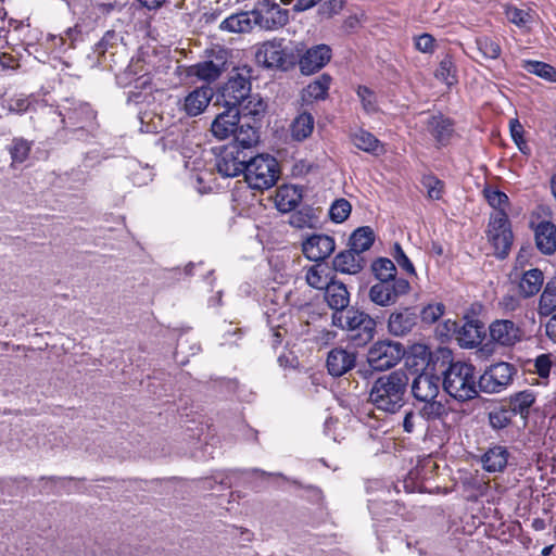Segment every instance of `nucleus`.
Segmentation results:
<instances>
[{"label":"nucleus","instance_id":"obj_47","mask_svg":"<svg viewBox=\"0 0 556 556\" xmlns=\"http://www.w3.org/2000/svg\"><path fill=\"white\" fill-rule=\"evenodd\" d=\"M484 195L489 204L495 208L496 212H506L509 205V199L504 192L496 189H485Z\"/></svg>","mask_w":556,"mask_h":556},{"label":"nucleus","instance_id":"obj_50","mask_svg":"<svg viewBox=\"0 0 556 556\" xmlns=\"http://www.w3.org/2000/svg\"><path fill=\"white\" fill-rule=\"evenodd\" d=\"M422 185L427 190L428 198L431 200H439L443 193V182L433 176H426L422 179Z\"/></svg>","mask_w":556,"mask_h":556},{"label":"nucleus","instance_id":"obj_23","mask_svg":"<svg viewBox=\"0 0 556 556\" xmlns=\"http://www.w3.org/2000/svg\"><path fill=\"white\" fill-rule=\"evenodd\" d=\"M417 324V315L408 308L394 312L388 320V330L391 334L402 337L409 333Z\"/></svg>","mask_w":556,"mask_h":556},{"label":"nucleus","instance_id":"obj_61","mask_svg":"<svg viewBox=\"0 0 556 556\" xmlns=\"http://www.w3.org/2000/svg\"><path fill=\"white\" fill-rule=\"evenodd\" d=\"M545 332L553 342H556V314L546 323Z\"/></svg>","mask_w":556,"mask_h":556},{"label":"nucleus","instance_id":"obj_41","mask_svg":"<svg viewBox=\"0 0 556 556\" xmlns=\"http://www.w3.org/2000/svg\"><path fill=\"white\" fill-rule=\"evenodd\" d=\"M371 267L378 281L397 279L396 267L389 258H379L372 263Z\"/></svg>","mask_w":556,"mask_h":556},{"label":"nucleus","instance_id":"obj_21","mask_svg":"<svg viewBox=\"0 0 556 556\" xmlns=\"http://www.w3.org/2000/svg\"><path fill=\"white\" fill-rule=\"evenodd\" d=\"M324 298L334 313H344L350 303V292L345 285L336 280H330L329 285H327Z\"/></svg>","mask_w":556,"mask_h":556},{"label":"nucleus","instance_id":"obj_49","mask_svg":"<svg viewBox=\"0 0 556 556\" xmlns=\"http://www.w3.org/2000/svg\"><path fill=\"white\" fill-rule=\"evenodd\" d=\"M513 412L510 409H494L489 414V421L492 428L503 429L511 421Z\"/></svg>","mask_w":556,"mask_h":556},{"label":"nucleus","instance_id":"obj_58","mask_svg":"<svg viewBox=\"0 0 556 556\" xmlns=\"http://www.w3.org/2000/svg\"><path fill=\"white\" fill-rule=\"evenodd\" d=\"M118 36L115 31L109 30L104 34L102 39L98 42L96 47V52L99 54H104L109 48H113V46L117 42Z\"/></svg>","mask_w":556,"mask_h":556},{"label":"nucleus","instance_id":"obj_14","mask_svg":"<svg viewBox=\"0 0 556 556\" xmlns=\"http://www.w3.org/2000/svg\"><path fill=\"white\" fill-rule=\"evenodd\" d=\"M331 59V49L327 45H317L306 50L299 61L301 73L312 75L321 70Z\"/></svg>","mask_w":556,"mask_h":556},{"label":"nucleus","instance_id":"obj_63","mask_svg":"<svg viewBox=\"0 0 556 556\" xmlns=\"http://www.w3.org/2000/svg\"><path fill=\"white\" fill-rule=\"evenodd\" d=\"M414 420H415V416L412 412L407 413L405 415L404 420H403V427L406 432H408V433L413 432L414 427H415Z\"/></svg>","mask_w":556,"mask_h":556},{"label":"nucleus","instance_id":"obj_31","mask_svg":"<svg viewBox=\"0 0 556 556\" xmlns=\"http://www.w3.org/2000/svg\"><path fill=\"white\" fill-rule=\"evenodd\" d=\"M508 460V451L504 446L490 447L482 456L483 469L489 472L502 471Z\"/></svg>","mask_w":556,"mask_h":556},{"label":"nucleus","instance_id":"obj_34","mask_svg":"<svg viewBox=\"0 0 556 556\" xmlns=\"http://www.w3.org/2000/svg\"><path fill=\"white\" fill-rule=\"evenodd\" d=\"M314 129V118L308 113L300 114L291 124V136L296 141L309 137Z\"/></svg>","mask_w":556,"mask_h":556},{"label":"nucleus","instance_id":"obj_22","mask_svg":"<svg viewBox=\"0 0 556 556\" xmlns=\"http://www.w3.org/2000/svg\"><path fill=\"white\" fill-rule=\"evenodd\" d=\"M534 239L536 248L546 255L556 251V226L548 222H540L534 228Z\"/></svg>","mask_w":556,"mask_h":556},{"label":"nucleus","instance_id":"obj_3","mask_svg":"<svg viewBox=\"0 0 556 556\" xmlns=\"http://www.w3.org/2000/svg\"><path fill=\"white\" fill-rule=\"evenodd\" d=\"M279 173V165L275 157L260 154L247 162L243 174L251 189L263 191L276 185Z\"/></svg>","mask_w":556,"mask_h":556},{"label":"nucleus","instance_id":"obj_51","mask_svg":"<svg viewBox=\"0 0 556 556\" xmlns=\"http://www.w3.org/2000/svg\"><path fill=\"white\" fill-rule=\"evenodd\" d=\"M357 96L367 113H374L377 111V101L374 91L365 86H359L357 88Z\"/></svg>","mask_w":556,"mask_h":556},{"label":"nucleus","instance_id":"obj_35","mask_svg":"<svg viewBox=\"0 0 556 556\" xmlns=\"http://www.w3.org/2000/svg\"><path fill=\"white\" fill-rule=\"evenodd\" d=\"M305 279L315 289H325L330 282L329 269L325 264L317 263L306 270Z\"/></svg>","mask_w":556,"mask_h":556},{"label":"nucleus","instance_id":"obj_7","mask_svg":"<svg viewBox=\"0 0 556 556\" xmlns=\"http://www.w3.org/2000/svg\"><path fill=\"white\" fill-rule=\"evenodd\" d=\"M410 290L409 282L404 278L378 281L369 289V299L379 306H390L407 294Z\"/></svg>","mask_w":556,"mask_h":556},{"label":"nucleus","instance_id":"obj_37","mask_svg":"<svg viewBox=\"0 0 556 556\" xmlns=\"http://www.w3.org/2000/svg\"><path fill=\"white\" fill-rule=\"evenodd\" d=\"M556 309V281L546 283L539 301L538 313L541 316H548Z\"/></svg>","mask_w":556,"mask_h":556},{"label":"nucleus","instance_id":"obj_46","mask_svg":"<svg viewBox=\"0 0 556 556\" xmlns=\"http://www.w3.org/2000/svg\"><path fill=\"white\" fill-rule=\"evenodd\" d=\"M351 208L352 206L348 200L338 199L331 204L329 216L334 223H343L350 216Z\"/></svg>","mask_w":556,"mask_h":556},{"label":"nucleus","instance_id":"obj_15","mask_svg":"<svg viewBox=\"0 0 556 556\" xmlns=\"http://www.w3.org/2000/svg\"><path fill=\"white\" fill-rule=\"evenodd\" d=\"M256 62L267 68H281L287 62V53L281 41H266L255 53Z\"/></svg>","mask_w":556,"mask_h":556},{"label":"nucleus","instance_id":"obj_62","mask_svg":"<svg viewBox=\"0 0 556 556\" xmlns=\"http://www.w3.org/2000/svg\"><path fill=\"white\" fill-rule=\"evenodd\" d=\"M319 1L320 0H296L293 10L298 12L305 11L316 5Z\"/></svg>","mask_w":556,"mask_h":556},{"label":"nucleus","instance_id":"obj_57","mask_svg":"<svg viewBox=\"0 0 556 556\" xmlns=\"http://www.w3.org/2000/svg\"><path fill=\"white\" fill-rule=\"evenodd\" d=\"M506 15L509 22L516 24L517 26H525L531 18L528 12L517 8H508Z\"/></svg>","mask_w":556,"mask_h":556},{"label":"nucleus","instance_id":"obj_13","mask_svg":"<svg viewBox=\"0 0 556 556\" xmlns=\"http://www.w3.org/2000/svg\"><path fill=\"white\" fill-rule=\"evenodd\" d=\"M250 80L238 74L231 77L224 87L223 98L226 108H238L251 94Z\"/></svg>","mask_w":556,"mask_h":556},{"label":"nucleus","instance_id":"obj_1","mask_svg":"<svg viewBox=\"0 0 556 556\" xmlns=\"http://www.w3.org/2000/svg\"><path fill=\"white\" fill-rule=\"evenodd\" d=\"M408 377L403 370H394L379 377L372 384L369 400L380 410L397 412L404 404Z\"/></svg>","mask_w":556,"mask_h":556},{"label":"nucleus","instance_id":"obj_64","mask_svg":"<svg viewBox=\"0 0 556 556\" xmlns=\"http://www.w3.org/2000/svg\"><path fill=\"white\" fill-rule=\"evenodd\" d=\"M202 166V161L199 157H195L194 160H191V157H188V160L185 161V167L190 170H198Z\"/></svg>","mask_w":556,"mask_h":556},{"label":"nucleus","instance_id":"obj_45","mask_svg":"<svg viewBox=\"0 0 556 556\" xmlns=\"http://www.w3.org/2000/svg\"><path fill=\"white\" fill-rule=\"evenodd\" d=\"M31 144L29 141L23 138H15L12 141V146L9 149V152L12 157V163H23L29 155Z\"/></svg>","mask_w":556,"mask_h":556},{"label":"nucleus","instance_id":"obj_19","mask_svg":"<svg viewBox=\"0 0 556 556\" xmlns=\"http://www.w3.org/2000/svg\"><path fill=\"white\" fill-rule=\"evenodd\" d=\"M214 96L213 89L208 86H201L190 91L181 103V110L188 116H198L208 106Z\"/></svg>","mask_w":556,"mask_h":556},{"label":"nucleus","instance_id":"obj_30","mask_svg":"<svg viewBox=\"0 0 556 556\" xmlns=\"http://www.w3.org/2000/svg\"><path fill=\"white\" fill-rule=\"evenodd\" d=\"M544 275L542 270L532 268L525 271L519 280V292L523 298L535 295L542 288Z\"/></svg>","mask_w":556,"mask_h":556},{"label":"nucleus","instance_id":"obj_53","mask_svg":"<svg viewBox=\"0 0 556 556\" xmlns=\"http://www.w3.org/2000/svg\"><path fill=\"white\" fill-rule=\"evenodd\" d=\"M444 305L442 303L429 304L421 311V319L426 323L433 324L444 314Z\"/></svg>","mask_w":556,"mask_h":556},{"label":"nucleus","instance_id":"obj_8","mask_svg":"<svg viewBox=\"0 0 556 556\" xmlns=\"http://www.w3.org/2000/svg\"><path fill=\"white\" fill-rule=\"evenodd\" d=\"M255 25L265 30H274L285 26L289 12L275 0H262L253 9Z\"/></svg>","mask_w":556,"mask_h":556},{"label":"nucleus","instance_id":"obj_60","mask_svg":"<svg viewBox=\"0 0 556 556\" xmlns=\"http://www.w3.org/2000/svg\"><path fill=\"white\" fill-rule=\"evenodd\" d=\"M344 4V0H327L324 3V10H327L329 15L338 13Z\"/></svg>","mask_w":556,"mask_h":556},{"label":"nucleus","instance_id":"obj_55","mask_svg":"<svg viewBox=\"0 0 556 556\" xmlns=\"http://www.w3.org/2000/svg\"><path fill=\"white\" fill-rule=\"evenodd\" d=\"M534 372L541 378H547L549 376L552 359L549 354L539 355L533 363Z\"/></svg>","mask_w":556,"mask_h":556},{"label":"nucleus","instance_id":"obj_17","mask_svg":"<svg viewBox=\"0 0 556 556\" xmlns=\"http://www.w3.org/2000/svg\"><path fill=\"white\" fill-rule=\"evenodd\" d=\"M302 251L308 260L319 262L334 251V240L327 235H313L303 241Z\"/></svg>","mask_w":556,"mask_h":556},{"label":"nucleus","instance_id":"obj_54","mask_svg":"<svg viewBox=\"0 0 556 556\" xmlns=\"http://www.w3.org/2000/svg\"><path fill=\"white\" fill-rule=\"evenodd\" d=\"M33 97L16 96L9 101V110L14 113H25L30 109Z\"/></svg>","mask_w":556,"mask_h":556},{"label":"nucleus","instance_id":"obj_10","mask_svg":"<svg viewBox=\"0 0 556 556\" xmlns=\"http://www.w3.org/2000/svg\"><path fill=\"white\" fill-rule=\"evenodd\" d=\"M227 53L223 49L214 54L213 58L193 64L186 70V74L189 77H197L203 81H215L220 77L223 72L226 70Z\"/></svg>","mask_w":556,"mask_h":556},{"label":"nucleus","instance_id":"obj_18","mask_svg":"<svg viewBox=\"0 0 556 556\" xmlns=\"http://www.w3.org/2000/svg\"><path fill=\"white\" fill-rule=\"evenodd\" d=\"M326 364L331 376L341 377L355 367L356 353L343 348H334L328 353Z\"/></svg>","mask_w":556,"mask_h":556},{"label":"nucleus","instance_id":"obj_20","mask_svg":"<svg viewBox=\"0 0 556 556\" xmlns=\"http://www.w3.org/2000/svg\"><path fill=\"white\" fill-rule=\"evenodd\" d=\"M240 122V110L238 108H227L226 111L218 114L212 122L211 131L219 140L227 139L235 134Z\"/></svg>","mask_w":556,"mask_h":556},{"label":"nucleus","instance_id":"obj_32","mask_svg":"<svg viewBox=\"0 0 556 556\" xmlns=\"http://www.w3.org/2000/svg\"><path fill=\"white\" fill-rule=\"evenodd\" d=\"M353 144L367 153L379 155L383 153V146L381 142L370 132L366 130H358L351 137Z\"/></svg>","mask_w":556,"mask_h":556},{"label":"nucleus","instance_id":"obj_12","mask_svg":"<svg viewBox=\"0 0 556 556\" xmlns=\"http://www.w3.org/2000/svg\"><path fill=\"white\" fill-rule=\"evenodd\" d=\"M490 338L502 346H513L521 340L522 331L514 321L508 319L494 320L490 327Z\"/></svg>","mask_w":556,"mask_h":556},{"label":"nucleus","instance_id":"obj_48","mask_svg":"<svg viewBox=\"0 0 556 556\" xmlns=\"http://www.w3.org/2000/svg\"><path fill=\"white\" fill-rule=\"evenodd\" d=\"M429 352L425 345H415L413 346L410 354L406 358V364L408 366H417L424 368L428 365L429 362Z\"/></svg>","mask_w":556,"mask_h":556},{"label":"nucleus","instance_id":"obj_6","mask_svg":"<svg viewBox=\"0 0 556 556\" xmlns=\"http://www.w3.org/2000/svg\"><path fill=\"white\" fill-rule=\"evenodd\" d=\"M488 236L496 255L505 257L513 244V232L506 212H495L491 215Z\"/></svg>","mask_w":556,"mask_h":556},{"label":"nucleus","instance_id":"obj_40","mask_svg":"<svg viewBox=\"0 0 556 556\" xmlns=\"http://www.w3.org/2000/svg\"><path fill=\"white\" fill-rule=\"evenodd\" d=\"M476 46L478 51L484 59L496 60L500 58L502 53V48L500 43L488 36L477 38Z\"/></svg>","mask_w":556,"mask_h":556},{"label":"nucleus","instance_id":"obj_52","mask_svg":"<svg viewBox=\"0 0 556 556\" xmlns=\"http://www.w3.org/2000/svg\"><path fill=\"white\" fill-rule=\"evenodd\" d=\"M392 256L395 260L396 264L403 268L406 273L410 275H415V267L410 260L407 257L402 247L399 243H395L393 247Z\"/></svg>","mask_w":556,"mask_h":556},{"label":"nucleus","instance_id":"obj_27","mask_svg":"<svg viewBox=\"0 0 556 556\" xmlns=\"http://www.w3.org/2000/svg\"><path fill=\"white\" fill-rule=\"evenodd\" d=\"M483 326L479 320H467L457 330V340L463 348H472L482 340Z\"/></svg>","mask_w":556,"mask_h":556},{"label":"nucleus","instance_id":"obj_11","mask_svg":"<svg viewBox=\"0 0 556 556\" xmlns=\"http://www.w3.org/2000/svg\"><path fill=\"white\" fill-rule=\"evenodd\" d=\"M238 146L225 147L216 156L217 172L224 177H236L244 173L247 161Z\"/></svg>","mask_w":556,"mask_h":556},{"label":"nucleus","instance_id":"obj_42","mask_svg":"<svg viewBox=\"0 0 556 556\" xmlns=\"http://www.w3.org/2000/svg\"><path fill=\"white\" fill-rule=\"evenodd\" d=\"M240 114L253 117L261 116L266 110V103L258 94H250L244 102L239 105Z\"/></svg>","mask_w":556,"mask_h":556},{"label":"nucleus","instance_id":"obj_44","mask_svg":"<svg viewBox=\"0 0 556 556\" xmlns=\"http://www.w3.org/2000/svg\"><path fill=\"white\" fill-rule=\"evenodd\" d=\"M435 77L442 80L447 86L454 85L456 79V67L452 58L445 56L439 64L435 71Z\"/></svg>","mask_w":556,"mask_h":556},{"label":"nucleus","instance_id":"obj_16","mask_svg":"<svg viewBox=\"0 0 556 556\" xmlns=\"http://www.w3.org/2000/svg\"><path fill=\"white\" fill-rule=\"evenodd\" d=\"M441 379L430 372H421L412 382L413 396L419 402H428L438 397Z\"/></svg>","mask_w":556,"mask_h":556},{"label":"nucleus","instance_id":"obj_25","mask_svg":"<svg viewBox=\"0 0 556 556\" xmlns=\"http://www.w3.org/2000/svg\"><path fill=\"white\" fill-rule=\"evenodd\" d=\"M363 267L364 257L351 249L340 252L333 258L334 270L342 274L355 275Z\"/></svg>","mask_w":556,"mask_h":556},{"label":"nucleus","instance_id":"obj_43","mask_svg":"<svg viewBox=\"0 0 556 556\" xmlns=\"http://www.w3.org/2000/svg\"><path fill=\"white\" fill-rule=\"evenodd\" d=\"M523 68L541 78L556 80V70L547 63L540 61H525Z\"/></svg>","mask_w":556,"mask_h":556},{"label":"nucleus","instance_id":"obj_59","mask_svg":"<svg viewBox=\"0 0 556 556\" xmlns=\"http://www.w3.org/2000/svg\"><path fill=\"white\" fill-rule=\"evenodd\" d=\"M509 129H510V135H511L513 140L518 146V148L522 151V144H526L523 137H522V135H523L522 125L519 123L518 119H511L509 122Z\"/></svg>","mask_w":556,"mask_h":556},{"label":"nucleus","instance_id":"obj_36","mask_svg":"<svg viewBox=\"0 0 556 556\" xmlns=\"http://www.w3.org/2000/svg\"><path fill=\"white\" fill-rule=\"evenodd\" d=\"M374 243V233L369 227L356 229L350 238V249L361 254Z\"/></svg>","mask_w":556,"mask_h":556},{"label":"nucleus","instance_id":"obj_56","mask_svg":"<svg viewBox=\"0 0 556 556\" xmlns=\"http://www.w3.org/2000/svg\"><path fill=\"white\" fill-rule=\"evenodd\" d=\"M415 48L422 53H433L435 39L430 34H422L415 38Z\"/></svg>","mask_w":556,"mask_h":556},{"label":"nucleus","instance_id":"obj_26","mask_svg":"<svg viewBox=\"0 0 556 556\" xmlns=\"http://www.w3.org/2000/svg\"><path fill=\"white\" fill-rule=\"evenodd\" d=\"M427 130L441 146H445L454 132L452 121L441 114L428 118Z\"/></svg>","mask_w":556,"mask_h":556},{"label":"nucleus","instance_id":"obj_33","mask_svg":"<svg viewBox=\"0 0 556 556\" xmlns=\"http://www.w3.org/2000/svg\"><path fill=\"white\" fill-rule=\"evenodd\" d=\"M300 201V194L294 187L283 186L277 190L275 203L279 211L289 212L293 210Z\"/></svg>","mask_w":556,"mask_h":556},{"label":"nucleus","instance_id":"obj_5","mask_svg":"<svg viewBox=\"0 0 556 556\" xmlns=\"http://www.w3.org/2000/svg\"><path fill=\"white\" fill-rule=\"evenodd\" d=\"M404 356V348L401 343L384 340L370 346L367 353V362L374 370H388L394 367Z\"/></svg>","mask_w":556,"mask_h":556},{"label":"nucleus","instance_id":"obj_39","mask_svg":"<svg viewBox=\"0 0 556 556\" xmlns=\"http://www.w3.org/2000/svg\"><path fill=\"white\" fill-rule=\"evenodd\" d=\"M236 143L240 149L251 148L258 141L257 130L250 125H238L237 130L233 134Z\"/></svg>","mask_w":556,"mask_h":556},{"label":"nucleus","instance_id":"obj_2","mask_svg":"<svg viewBox=\"0 0 556 556\" xmlns=\"http://www.w3.org/2000/svg\"><path fill=\"white\" fill-rule=\"evenodd\" d=\"M442 387L453 399L465 402L478 395L475 367L465 362L451 363L443 372Z\"/></svg>","mask_w":556,"mask_h":556},{"label":"nucleus","instance_id":"obj_4","mask_svg":"<svg viewBox=\"0 0 556 556\" xmlns=\"http://www.w3.org/2000/svg\"><path fill=\"white\" fill-rule=\"evenodd\" d=\"M332 324L350 331L357 345H365L375 336L376 321L366 313L350 308L344 313H333Z\"/></svg>","mask_w":556,"mask_h":556},{"label":"nucleus","instance_id":"obj_29","mask_svg":"<svg viewBox=\"0 0 556 556\" xmlns=\"http://www.w3.org/2000/svg\"><path fill=\"white\" fill-rule=\"evenodd\" d=\"M331 80L332 79L330 75H320L303 89L302 100L306 103H311L313 101L326 99Z\"/></svg>","mask_w":556,"mask_h":556},{"label":"nucleus","instance_id":"obj_24","mask_svg":"<svg viewBox=\"0 0 556 556\" xmlns=\"http://www.w3.org/2000/svg\"><path fill=\"white\" fill-rule=\"evenodd\" d=\"M451 412L452 408L448 405V401L434 399L428 402H424V405L419 408L418 414L428 422L439 421L444 425Z\"/></svg>","mask_w":556,"mask_h":556},{"label":"nucleus","instance_id":"obj_38","mask_svg":"<svg viewBox=\"0 0 556 556\" xmlns=\"http://www.w3.org/2000/svg\"><path fill=\"white\" fill-rule=\"evenodd\" d=\"M535 401L534 393L530 390H525L516 393L510 397V410L513 414L525 415L528 414L529 408Z\"/></svg>","mask_w":556,"mask_h":556},{"label":"nucleus","instance_id":"obj_28","mask_svg":"<svg viewBox=\"0 0 556 556\" xmlns=\"http://www.w3.org/2000/svg\"><path fill=\"white\" fill-rule=\"evenodd\" d=\"M255 25L253 10L250 12H240L232 14L220 23V29L231 33H247Z\"/></svg>","mask_w":556,"mask_h":556},{"label":"nucleus","instance_id":"obj_9","mask_svg":"<svg viewBox=\"0 0 556 556\" xmlns=\"http://www.w3.org/2000/svg\"><path fill=\"white\" fill-rule=\"evenodd\" d=\"M514 374L513 365L500 362L491 365L480 376L478 386L485 393H498L511 383Z\"/></svg>","mask_w":556,"mask_h":556}]
</instances>
